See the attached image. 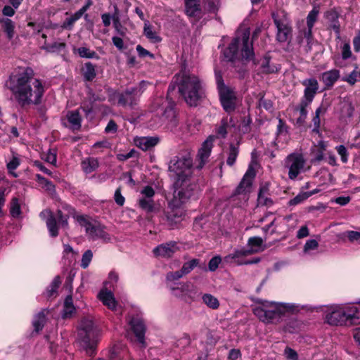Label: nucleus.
Returning a JSON list of instances; mask_svg holds the SVG:
<instances>
[{"mask_svg": "<svg viewBox=\"0 0 360 360\" xmlns=\"http://www.w3.org/2000/svg\"><path fill=\"white\" fill-rule=\"evenodd\" d=\"M8 84V89L20 108L41 103L45 92L44 86L40 79L34 77L31 68H27L22 72L10 76Z\"/></svg>", "mask_w": 360, "mask_h": 360, "instance_id": "obj_1", "label": "nucleus"}, {"mask_svg": "<svg viewBox=\"0 0 360 360\" xmlns=\"http://www.w3.org/2000/svg\"><path fill=\"white\" fill-rule=\"evenodd\" d=\"M168 171L173 177V188L176 203L184 199H189L193 195L196 185L191 181L193 174V159L191 152L185 150L173 157L168 165Z\"/></svg>", "mask_w": 360, "mask_h": 360, "instance_id": "obj_2", "label": "nucleus"}, {"mask_svg": "<svg viewBox=\"0 0 360 360\" xmlns=\"http://www.w3.org/2000/svg\"><path fill=\"white\" fill-rule=\"evenodd\" d=\"M173 82L176 84L180 96L190 107L198 106L205 96L200 79L186 69L176 74Z\"/></svg>", "mask_w": 360, "mask_h": 360, "instance_id": "obj_3", "label": "nucleus"}, {"mask_svg": "<svg viewBox=\"0 0 360 360\" xmlns=\"http://www.w3.org/2000/svg\"><path fill=\"white\" fill-rule=\"evenodd\" d=\"M250 30L247 29L231 41L224 51V56L226 60L234 61L237 58L238 48L241 46L242 59L246 62L252 60L255 63L253 43L250 41Z\"/></svg>", "mask_w": 360, "mask_h": 360, "instance_id": "obj_4", "label": "nucleus"}, {"mask_svg": "<svg viewBox=\"0 0 360 360\" xmlns=\"http://www.w3.org/2000/svg\"><path fill=\"white\" fill-rule=\"evenodd\" d=\"M292 308L293 306L288 304L263 303L262 306L253 309V314L265 323H274L280 321L285 310H292Z\"/></svg>", "mask_w": 360, "mask_h": 360, "instance_id": "obj_5", "label": "nucleus"}, {"mask_svg": "<svg viewBox=\"0 0 360 360\" xmlns=\"http://www.w3.org/2000/svg\"><path fill=\"white\" fill-rule=\"evenodd\" d=\"M141 82L139 85L131 86L122 91H116L113 96L117 100V105L124 108L134 110L139 105L143 90Z\"/></svg>", "mask_w": 360, "mask_h": 360, "instance_id": "obj_6", "label": "nucleus"}, {"mask_svg": "<svg viewBox=\"0 0 360 360\" xmlns=\"http://www.w3.org/2000/svg\"><path fill=\"white\" fill-rule=\"evenodd\" d=\"M276 27V40L280 43L289 42L292 37L291 22L285 11H280L271 14Z\"/></svg>", "mask_w": 360, "mask_h": 360, "instance_id": "obj_7", "label": "nucleus"}, {"mask_svg": "<svg viewBox=\"0 0 360 360\" xmlns=\"http://www.w3.org/2000/svg\"><path fill=\"white\" fill-rule=\"evenodd\" d=\"M77 221L85 228L88 237L91 240L101 239L105 242L110 240L109 234L105 231V227L97 222L89 221L84 216H77Z\"/></svg>", "mask_w": 360, "mask_h": 360, "instance_id": "obj_8", "label": "nucleus"}, {"mask_svg": "<svg viewBox=\"0 0 360 360\" xmlns=\"http://www.w3.org/2000/svg\"><path fill=\"white\" fill-rule=\"evenodd\" d=\"M175 200V192L173 193V198L169 202L170 210L165 212L164 217L162 218L163 222L169 228L173 229L174 226L179 224L184 217V211L181 209L183 203L188 199H184L181 201L173 203Z\"/></svg>", "mask_w": 360, "mask_h": 360, "instance_id": "obj_9", "label": "nucleus"}, {"mask_svg": "<svg viewBox=\"0 0 360 360\" xmlns=\"http://www.w3.org/2000/svg\"><path fill=\"white\" fill-rule=\"evenodd\" d=\"M305 165V160L302 155L291 153L286 157L284 162V167L288 169V177L294 180L303 170Z\"/></svg>", "mask_w": 360, "mask_h": 360, "instance_id": "obj_10", "label": "nucleus"}, {"mask_svg": "<svg viewBox=\"0 0 360 360\" xmlns=\"http://www.w3.org/2000/svg\"><path fill=\"white\" fill-rule=\"evenodd\" d=\"M129 324L139 343L142 347H145V333L146 331V326L143 319L139 316H133L130 319Z\"/></svg>", "mask_w": 360, "mask_h": 360, "instance_id": "obj_11", "label": "nucleus"}, {"mask_svg": "<svg viewBox=\"0 0 360 360\" xmlns=\"http://www.w3.org/2000/svg\"><path fill=\"white\" fill-rule=\"evenodd\" d=\"M256 176V172L253 167L249 166L248 170L244 174L241 181L234 191V195L245 194L249 193L252 184V180Z\"/></svg>", "mask_w": 360, "mask_h": 360, "instance_id": "obj_12", "label": "nucleus"}, {"mask_svg": "<svg viewBox=\"0 0 360 360\" xmlns=\"http://www.w3.org/2000/svg\"><path fill=\"white\" fill-rule=\"evenodd\" d=\"M219 94L224 110L228 113L233 112L236 107V96L234 91L230 89H224Z\"/></svg>", "mask_w": 360, "mask_h": 360, "instance_id": "obj_13", "label": "nucleus"}, {"mask_svg": "<svg viewBox=\"0 0 360 360\" xmlns=\"http://www.w3.org/2000/svg\"><path fill=\"white\" fill-rule=\"evenodd\" d=\"M212 141V138L210 136L203 142L202 147L199 149L196 158L198 162L196 167L198 169H202L207 162L213 146Z\"/></svg>", "mask_w": 360, "mask_h": 360, "instance_id": "obj_14", "label": "nucleus"}, {"mask_svg": "<svg viewBox=\"0 0 360 360\" xmlns=\"http://www.w3.org/2000/svg\"><path fill=\"white\" fill-rule=\"evenodd\" d=\"M184 11L189 18L199 20L202 18L203 11L200 0H184Z\"/></svg>", "mask_w": 360, "mask_h": 360, "instance_id": "obj_15", "label": "nucleus"}, {"mask_svg": "<svg viewBox=\"0 0 360 360\" xmlns=\"http://www.w3.org/2000/svg\"><path fill=\"white\" fill-rule=\"evenodd\" d=\"M302 84L305 86L302 99L312 103L319 90L317 79L315 78L305 79L302 82Z\"/></svg>", "mask_w": 360, "mask_h": 360, "instance_id": "obj_16", "label": "nucleus"}, {"mask_svg": "<svg viewBox=\"0 0 360 360\" xmlns=\"http://www.w3.org/2000/svg\"><path fill=\"white\" fill-rule=\"evenodd\" d=\"M96 333L79 332V337L81 340L83 347L89 356L95 354L96 341L95 340Z\"/></svg>", "mask_w": 360, "mask_h": 360, "instance_id": "obj_17", "label": "nucleus"}, {"mask_svg": "<svg viewBox=\"0 0 360 360\" xmlns=\"http://www.w3.org/2000/svg\"><path fill=\"white\" fill-rule=\"evenodd\" d=\"M345 311L340 308L333 311L331 313L326 315L327 322L330 325L334 326H349L345 318Z\"/></svg>", "mask_w": 360, "mask_h": 360, "instance_id": "obj_18", "label": "nucleus"}, {"mask_svg": "<svg viewBox=\"0 0 360 360\" xmlns=\"http://www.w3.org/2000/svg\"><path fill=\"white\" fill-rule=\"evenodd\" d=\"M172 294L179 297L188 296L191 297L192 294L195 293V287L191 282L180 283L178 287H170Z\"/></svg>", "mask_w": 360, "mask_h": 360, "instance_id": "obj_19", "label": "nucleus"}, {"mask_svg": "<svg viewBox=\"0 0 360 360\" xmlns=\"http://www.w3.org/2000/svg\"><path fill=\"white\" fill-rule=\"evenodd\" d=\"M160 141L158 136H143L134 140L137 147L143 150H148L155 147Z\"/></svg>", "mask_w": 360, "mask_h": 360, "instance_id": "obj_20", "label": "nucleus"}, {"mask_svg": "<svg viewBox=\"0 0 360 360\" xmlns=\"http://www.w3.org/2000/svg\"><path fill=\"white\" fill-rule=\"evenodd\" d=\"M176 249V243L174 242H171L157 246L154 248L153 253L157 256L170 257L174 253Z\"/></svg>", "mask_w": 360, "mask_h": 360, "instance_id": "obj_21", "label": "nucleus"}, {"mask_svg": "<svg viewBox=\"0 0 360 360\" xmlns=\"http://www.w3.org/2000/svg\"><path fill=\"white\" fill-rule=\"evenodd\" d=\"M340 78V71L333 69L322 73L321 80L327 89H330Z\"/></svg>", "mask_w": 360, "mask_h": 360, "instance_id": "obj_22", "label": "nucleus"}, {"mask_svg": "<svg viewBox=\"0 0 360 360\" xmlns=\"http://www.w3.org/2000/svg\"><path fill=\"white\" fill-rule=\"evenodd\" d=\"M342 309L345 311L349 326L360 324V314L356 307L349 306Z\"/></svg>", "mask_w": 360, "mask_h": 360, "instance_id": "obj_23", "label": "nucleus"}, {"mask_svg": "<svg viewBox=\"0 0 360 360\" xmlns=\"http://www.w3.org/2000/svg\"><path fill=\"white\" fill-rule=\"evenodd\" d=\"M66 119L69 122V127L72 130H79L81 128L82 117L78 110L68 111Z\"/></svg>", "mask_w": 360, "mask_h": 360, "instance_id": "obj_24", "label": "nucleus"}, {"mask_svg": "<svg viewBox=\"0 0 360 360\" xmlns=\"http://www.w3.org/2000/svg\"><path fill=\"white\" fill-rule=\"evenodd\" d=\"M99 298L103 304L108 307V309L114 311L116 309L117 302L112 293L110 291H101L99 293Z\"/></svg>", "mask_w": 360, "mask_h": 360, "instance_id": "obj_25", "label": "nucleus"}, {"mask_svg": "<svg viewBox=\"0 0 360 360\" xmlns=\"http://www.w3.org/2000/svg\"><path fill=\"white\" fill-rule=\"evenodd\" d=\"M82 71L85 81L91 82L96 76V65L91 62L85 63Z\"/></svg>", "mask_w": 360, "mask_h": 360, "instance_id": "obj_26", "label": "nucleus"}, {"mask_svg": "<svg viewBox=\"0 0 360 360\" xmlns=\"http://www.w3.org/2000/svg\"><path fill=\"white\" fill-rule=\"evenodd\" d=\"M75 310L76 309L75 306L73 305L72 296H67L64 302L62 317L63 319L70 318L72 316V314L75 312Z\"/></svg>", "mask_w": 360, "mask_h": 360, "instance_id": "obj_27", "label": "nucleus"}, {"mask_svg": "<svg viewBox=\"0 0 360 360\" xmlns=\"http://www.w3.org/2000/svg\"><path fill=\"white\" fill-rule=\"evenodd\" d=\"M238 154H239V143H237L236 144L232 143H230L229 148L228 150V158L226 160V164L230 167H232L233 165H234Z\"/></svg>", "mask_w": 360, "mask_h": 360, "instance_id": "obj_28", "label": "nucleus"}, {"mask_svg": "<svg viewBox=\"0 0 360 360\" xmlns=\"http://www.w3.org/2000/svg\"><path fill=\"white\" fill-rule=\"evenodd\" d=\"M82 167L86 174H90L98 167V161L94 158H88L82 160Z\"/></svg>", "mask_w": 360, "mask_h": 360, "instance_id": "obj_29", "label": "nucleus"}, {"mask_svg": "<svg viewBox=\"0 0 360 360\" xmlns=\"http://www.w3.org/2000/svg\"><path fill=\"white\" fill-rule=\"evenodd\" d=\"M326 108L323 107V105L319 106L315 111V115L312 119L314 128L312 131L316 134L320 133L321 120L320 115H324L326 112Z\"/></svg>", "mask_w": 360, "mask_h": 360, "instance_id": "obj_30", "label": "nucleus"}, {"mask_svg": "<svg viewBox=\"0 0 360 360\" xmlns=\"http://www.w3.org/2000/svg\"><path fill=\"white\" fill-rule=\"evenodd\" d=\"M46 312H48V310L44 309L34 316L33 326L36 332H39L43 329L46 322Z\"/></svg>", "mask_w": 360, "mask_h": 360, "instance_id": "obj_31", "label": "nucleus"}, {"mask_svg": "<svg viewBox=\"0 0 360 360\" xmlns=\"http://www.w3.org/2000/svg\"><path fill=\"white\" fill-rule=\"evenodd\" d=\"M144 35L152 42L158 43L162 41V38L157 34L155 31H153L149 22L147 21L144 24L143 27Z\"/></svg>", "mask_w": 360, "mask_h": 360, "instance_id": "obj_32", "label": "nucleus"}, {"mask_svg": "<svg viewBox=\"0 0 360 360\" xmlns=\"http://www.w3.org/2000/svg\"><path fill=\"white\" fill-rule=\"evenodd\" d=\"M0 22L2 24L4 31L6 33L8 39H13L15 34V23L9 18H1Z\"/></svg>", "mask_w": 360, "mask_h": 360, "instance_id": "obj_33", "label": "nucleus"}, {"mask_svg": "<svg viewBox=\"0 0 360 360\" xmlns=\"http://www.w3.org/2000/svg\"><path fill=\"white\" fill-rule=\"evenodd\" d=\"M326 18L330 22V27L338 34H340V25L338 21V15L335 11H329L326 14Z\"/></svg>", "mask_w": 360, "mask_h": 360, "instance_id": "obj_34", "label": "nucleus"}, {"mask_svg": "<svg viewBox=\"0 0 360 360\" xmlns=\"http://www.w3.org/2000/svg\"><path fill=\"white\" fill-rule=\"evenodd\" d=\"M255 252H257V250H235L233 253L229 254L228 256H226L225 257V259L228 262L230 261L231 259H238L237 262L238 261L240 262L239 259L248 256Z\"/></svg>", "mask_w": 360, "mask_h": 360, "instance_id": "obj_35", "label": "nucleus"}, {"mask_svg": "<svg viewBox=\"0 0 360 360\" xmlns=\"http://www.w3.org/2000/svg\"><path fill=\"white\" fill-rule=\"evenodd\" d=\"M50 236L56 238L58 235V224L55 216L46 219V222Z\"/></svg>", "mask_w": 360, "mask_h": 360, "instance_id": "obj_36", "label": "nucleus"}, {"mask_svg": "<svg viewBox=\"0 0 360 360\" xmlns=\"http://www.w3.org/2000/svg\"><path fill=\"white\" fill-rule=\"evenodd\" d=\"M139 207L148 213L153 212L155 210V203L153 199L141 198L139 200Z\"/></svg>", "mask_w": 360, "mask_h": 360, "instance_id": "obj_37", "label": "nucleus"}, {"mask_svg": "<svg viewBox=\"0 0 360 360\" xmlns=\"http://www.w3.org/2000/svg\"><path fill=\"white\" fill-rule=\"evenodd\" d=\"M260 68L261 72L264 74H272L278 71L276 66L270 65V58L267 56L264 57Z\"/></svg>", "mask_w": 360, "mask_h": 360, "instance_id": "obj_38", "label": "nucleus"}, {"mask_svg": "<svg viewBox=\"0 0 360 360\" xmlns=\"http://www.w3.org/2000/svg\"><path fill=\"white\" fill-rule=\"evenodd\" d=\"M163 117L167 119L172 127L177 125L176 112L172 106H167L163 112Z\"/></svg>", "mask_w": 360, "mask_h": 360, "instance_id": "obj_39", "label": "nucleus"}, {"mask_svg": "<svg viewBox=\"0 0 360 360\" xmlns=\"http://www.w3.org/2000/svg\"><path fill=\"white\" fill-rule=\"evenodd\" d=\"M203 302L210 308L217 309L219 307V302L217 297L211 294H205L202 297Z\"/></svg>", "mask_w": 360, "mask_h": 360, "instance_id": "obj_40", "label": "nucleus"}, {"mask_svg": "<svg viewBox=\"0 0 360 360\" xmlns=\"http://www.w3.org/2000/svg\"><path fill=\"white\" fill-rule=\"evenodd\" d=\"M203 8L204 13H215L219 9L218 3L215 0H203Z\"/></svg>", "mask_w": 360, "mask_h": 360, "instance_id": "obj_41", "label": "nucleus"}, {"mask_svg": "<svg viewBox=\"0 0 360 360\" xmlns=\"http://www.w3.org/2000/svg\"><path fill=\"white\" fill-rule=\"evenodd\" d=\"M10 214L14 217H18L21 214L20 205L17 198H13L10 203Z\"/></svg>", "mask_w": 360, "mask_h": 360, "instance_id": "obj_42", "label": "nucleus"}, {"mask_svg": "<svg viewBox=\"0 0 360 360\" xmlns=\"http://www.w3.org/2000/svg\"><path fill=\"white\" fill-rule=\"evenodd\" d=\"M61 283L60 277L59 276H56L51 284L48 286L46 289V294L48 297H51L57 292L58 288H59Z\"/></svg>", "mask_w": 360, "mask_h": 360, "instance_id": "obj_43", "label": "nucleus"}, {"mask_svg": "<svg viewBox=\"0 0 360 360\" xmlns=\"http://www.w3.org/2000/svg\"><path fill=\"white\" fill-rule=\"evenodd\" d=\"M199 260L198 259H193L187 262H185L181 270L184 275L189 274L195 266H198Z\"/></svg>", "mask_w": 360, "mask_h": 360, "instance_id": "obj_44", "label": "nucleus"}, {"mask_svg": "<svg viewBox=\"0 0 360 360\" xmlns=\"http://www.w3.org/2000/svg\"><path fill=\"white\" fill-rule=\"evenodd\" d=\"M77 53L81 58H98L97 53L94 51H91L86 47H79Z\"/></svg>", "mask_w": 360, "mask_h": 360, "instance_id": "obj_45", "label": "nucleus"}, {"mask_svg": "<svg viewBox=\"0 0 360 360\" xmlns=\"http://www.w3.org/2000/svg\"><path fill=\"white\" fill-rule=\"evenodd\" d=\"M56 220L58 224V226H60L63 228L67 229L68 227V218L69 216L64 214L60 210L57 211Z\"/></svg>", "mask_w": 360, "mask_h": 360, "instance_id": "obj_46", "label": "nucleus"}, {"mask_svg": "<svg viewBox=\"0 0 360 360\" xmlns=\"http://www.w3.org/2000/svg\"><path fill=\"white\" fill-rule=\"evenodd\" d=\"M319 15V11L313 8L307 17V25L309 28H313L314 23L316 22Z\"/></svg>", "mask_w": 360, "mask_h": 360, "instance_id": "obj_47", "label": "nucleus"}, {"mask_svg": "<svg viewBox=\"0 0 360 360\" xmlns=\"http://www.w3.org/2000/svg\"><path fill=\"white\" fill-rule=\"evenodd\" d=\"M93 257V252L91 250H88L84 252L82 255V260H81V266L83 269H86Z\"/></svg>", "mask_w": 360, "mask_h": 360, "instance_id": "obj_48", "label": "nucleus"}, {"mask_svg": "<svg viewBox=\"0 0 360 360\" xmlns=\"http://www.w3.org/2000/svg\"><path fill=\"white\" fill-rule=\"evenodd\" d=\"M215 79L219 92L222 91L224 89H229L224 84L222 75L220 71L215 70Z\"/></svg>", "mask_w": 360, "mask_h": 360, "instance_id": "obj_49", "label": "nucleus"}, {"mask_svg": "<svg viewBox=\"0 0 360 360\" xmlns=\"http://www.w3.org/2000/svg\"><path fill=\"white\" fill-rule=\"evenodd\" d=\"M65 44L63 42H54L51 44L48 45L46 47V49L49 52H60L61 50L65 48Z\"/></svg>", "mask_w": 360, "mask_h": 360, "instance_id": "obj_50", "label": "nucleus"}, {"mask_svg": "<svg viewBox=\"0 0 360 360\" xmlns=\"http://www.w3.org/2000/svg\"><path fill=\"white\" fill-rule=\"evenodd\" d=\"M311 103V102L304 101L301 99V101L297 107H296L295 110H298L300 112V115L302 116H307V108Z\"/></svg>", "mask_w": 360, "mask_h": 360, "instance_id": "obj_51", "label": "nucleus"}, {"mask_svg": "<svg viewBox=\"0 0 360 360\" xmlns=\"http://www.w3.org/2000/svg\"><path fill=\"white\" fill-rule=\"evenodd\" d=\"M357 68H356L348 76L343 77L342 80L344 82H347L350 85L353 86L356 82V77L359 75V72L356 71Z\"/></svg>", "mask_w": 360, "mask_h": 360, "instance_id": "obj_52", "label": "nucleus"}, {"mask_svg": "<svg viewBox=\"0 0 360 360\" xmlns=\"http://www.w3.org/2000/svg\"><path fill=\"white\" fill-rule=\"evenodd\" d=\"M307 198H308L307 195H306L305 192L302 193H300L297 195H296L295 198H293L292 199L290 200V201L288 202V205L290 206L297 205L298 204L302 203Z\"/></svg>", "mask_w": 360, "mask_h": 360, "instance_id": "obj_53", "label": "nucleus"}, {"mask_svg": "<svg viewBox=\"0 0 360 360\" xmlns=\"http://www.w3.org/2000/svg\"><path fill=\"white\" fill-rule=\"evenodd\" d=\"M283 354L287 360H298L297 352L290 347H287L284 349Z\"/></svg>", "mask_w": 360, "mask_h": 360, "instance_id": "obj_54", "label": "nucleus"}, {"mask_svg": "<svg viewBox=\"0 0 360 360\" xmlns=\"http://www.w3.org/2000/svg\"><path fill=\"white\" fill-rule=\"evenodd\" d=\"M263 243V240L260 237L254 236L249 238L248 244L251 247L250 250H255L254 248H258Z\"/></svg>", "mask_w": 360, "mask_h": 360, "instance_id": "obj_55", "label": "nucleus"}, {"mask_svg": "<svg viewBox=\"0 0 360 360\" xmlns=\"http://www.w3.org/2000/svg\"><path fill=\"white\" fill-rule=\"evenodd\" d=\"M227 127L228 122L225 119H222L221 121L220 126L217 129V135L220 136L221 138H225L227 134Z\"/></svg>", "mask_w": 360, "mask_h": 360, "instance_id": "obj_56", "label": "nucleus"}, {"mask_svg": "<svg viewBox=\"0 0 360 360\" xmlns=\"http://www.w3.org/2000/svg\"><path fill=\"white\" fill-rule=\"evenodd\" d=\"M79 332L96 333L95 330L94 329L93 322L89 320L83 321Z\"/></svg>", "mask_w": 360, "mask_h": 360, "instance_id": "obj_57", "label": "nucleus"}, {"mask_svg": "<svg viewBox=\"0 0 360 360\" xmlns=\"http://www.w3.org/2000/svg\"><path fill=\"white\" fill-rule=\"evenodd\" d=\"M221 262V259L219 256L213 257L208 263V268L210 271H214L219 266Z\"/></svg>", "mask_w": 360, "mask_h": 360, "instance_id": "obj_58", "label": "nucleus"}, {"mask_svg": "<svg viewBox=\"0 0 360 360\" xmlns=\"http://www.w3.org/2000/svg\"><path fill=\"white\" fill-rule=\"evenodd\" d=\"M336 150L338 153L340 155L341 160L345 163L347 162L348 160V152L346 147L343 145L338 146L336 147Z\"/></svg>", "mask_w": 360, "mask_h": 360, "instance_id": "obj_59", "label": "nucleus"}, {"mask_svg": "<svg viewBox=\"0 0 360 360\" xmlns=\"http://www.w3.org/2000/svg\"><path fill=\"white\" fill-rule=\"evenodd\" d=\"M184 276L181 270L176 271H169L167 274L166 278L169 281H174L176 280H179Z\"/></svg>", "mask_w": 360, "mask_h": 360, "instance_id": "obj_60", "label": "nucleus"}, {"mask_svg": "<svg viewBox=\"0 0 360 360\" xmlns=\"http://www.w3.org/2000/svg\"><path fill=\"white\" fill-rule=\"evenodd\" d=\"M319 246V243L315 239L307 240L304 246V252H307L309 250H316Z\"/></svg>", "mask_w": 360, "mask_h": 360, "instance_id": "obj_61", "label": "nucleus"}, {"mask_svg": "<svg viewBox=\"0 0 360 360\" xmlns=\"http://www.w3.org/2000/svg\"><path fill=\"white\" fill-rule=\"evenodd\" d=\"M76 20L70 16L66 18L61 25V28L67 30H72L74 27V25Z\"/></svg>", "mask_w": 360, "mask_h": 360, "instance_id": "obj_62", "label": "nucleus"}, {"mask_svg": "<svg viewBox=\"0 0 360 360\" xmlns=\"http://www.w3.org/2000/svg\"><path fill=\"white\" fill-rule=\"evenodd\" d=\"M257 202L259 205L262 206H271L273 205L272 200L266 195H258Z\"/></svg>", "mask_w": 360, "mask_h": 360, "instance_id": "obj_63", "label": "nucleus"}, {"mask_svg": "<svg viewBox=\"0 0 360 360\" xmlns=\"http://www.w3.org/2000/svg\"><path fill=\"white\" fill-rule=\"evenodd\" d=\"M114 199L115 202L120 205L122 206L124 204V197L121 193V188L119 187L115 190V195H114Z\"/></svg>", "mask_w": 360, "mask_h": 360, "instance_id": "obj_64", "label": "nucleus"}]
</instances>
